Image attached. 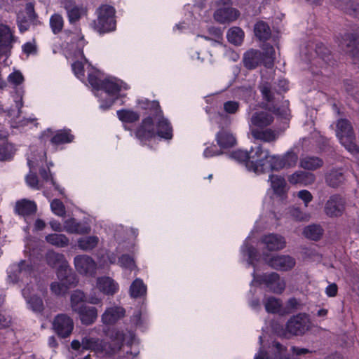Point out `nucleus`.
<instances>
[{
    "instance_id": "nucleus-36",
    "label": "nucleus",
    "mask_w": 359,
    "mask_h": 359,
    "mask_svg": "<svg viewBox=\"0 0 359 359\" xmlns=\"http://www.w3.org/2000/svg\"><path fill=\"white\" fill-rule=\"evenodd\" d=\"M147 293V286L140 278H136L130 287V296L133 298L140 297Z\"/></svg>"
},
{
    "instance_id": "nucleus-12",
    "label": "nucleus",
    "mask_w": 359,
    "mask_h": 359,
    "mask_svg": "<svg viewBox=\"0 0 359 359\" xmlns=\"http://www.w3.org/2000/svg\"><path fill=\"white\" fill-rule=\"evenodd\" d=\"M219 5H223V8H218L215 14L214 18L220 23L235 20L238 16V12L235 8L230 7L231 0H219Z\"/></svg>"
},
{
    "instance_id": "nucleus-60",
    "label": "nucleus",
    "mask_w": 359,
    "mask_h": 359,
    "mask_svg": "<svg viewBox=\"0 0 359 359\" xmlns=\"http://www.w3.org/2000/svg\"><path fill=\"white\" fill-rule=\"evenodd\" d=\"M273 346L276 350V359H290L288 357L284 356V353L285 352L286 348L283 347L280 343L276 341L273 342Z\"/></svg>"
},
{
    "instance_id": "nucleus-52",
    "label": "nucleus",
    "mask_w": 359,
    "mask_h": 359,
    "mask_svg": "<svg viewBox=\"0 0 359 359\" xmlns=\"http://www.w3.org/2000/svg\"><path fill=\"white\" fill-rule=\"evenodd\" d=\"M275 50L272 46L266 48L265 53L264 55L263 64L265 67L271 68L273 65Z\"/></svg>"
},
{
    "instance_id": "nucleus-49",
    "label": "nucleus",
    "mask_w": 359,
    "mask_h": 359,
    "mask_svg": "<svg viewBox=\"0 0 359 359\" xmlns=\"http://www.w3.org/2000/svg\"><path fill=\"white\" fill-rule=\"evenodd\" d=\"M288 212L290 216L296 221H308L310 218L309 214L302 212L299 208L292 207Z\"/></svg>"
},
{
    "instance_id": "nucleus-28",
    "label": "nucleus",
    "mask_w": 359,
    "mask_h": 359,
    "mask_svg": "<svg viewBox=\"0 0 359 359\" xmlns=\"http://www.w3.org/2000/svg\"><path fill=\"white\" fill-rule=\"evenodd\" d=\"M15 39L11 28L4 24H0V49L11 48Z\"/></svg>"
},
{
    "instance_id": "nucleus-17",
    "label": "nucleus",
    "mask_w": 359,
    "mask_h": 359,
    "mask_svg": "<svg viewBox=\"0 0 359 359\" xmlns=\"http://www.w3.org/2000/svg\"><path fill=\"white\" fill-rule=\"evenodd\" d=\"M268 264L276 270L288 271L294 266L295 260L289 255H277L271 257Z\"/></svg>"
},
{
    "instance_id": "nucleus-6",
    "label": "nucleus",
    "mask_w": 359,
    "mask_h": 359,
    "mask_svg": "<svg viewBox=\"0 0 359 359\" xmlns=\"http://www.w3.org/2000/svg\"><path fill=\"white\" fill-rule=\"evenodd\" d=\"M310 329V321L305 314L299 313L292 317L286 324L285 332L283 333L285 337L287 334L299 336L303 335Z\"/></svg>"
},
{
    "instance_id": "nucleus-32",
    "label": "nucleus",
    "mask_w": 359,
    "mask_h": 359,
    "mask_svg": "<svg viewBox=\"0 0 359 359\" xmlns=\"http://www.w3.org/2000/svg\"><path fill=\"white\" fill-rule=\"evenodd\" d=\"M100 239L97 236H89L81 237L78 239L77 244L78 247L83 251H90L95 248Z\"/></svg>"
},
{
    "instance_id": "nucleus-30",
    "label": "nucleus",
    "mask_w": 359,
    "mask_h": 359,
    "mask_svg": "<svg viewBox=\"0 0 359 359\" xmlns=\"http://www.w3.org/2000/svg\"><path fill=\"white\" fill-rule=\"evenodd\" d=\"M15 212L22 216L34 214L36 211V205L34 201L22 199L16 202Z\"/></svg>"
},
{
    "instance_id": "nucleus-16",
    "label": "nucleus",
    "mask_w": 359,
    "mask_h": 359,
    "mask_svg": "<svg viewBox=\"0 0 359 359\" xmlns=\"http://www.w3.org/2000/svg\"><path fill=\"white\" fill-rule=\"evenodd\" d=\"M125 313L126 311L123 307L112 306L107 308L101 316V320L104 325H114L125 316Z\"/></svg>"
},
{
    "instance_id": "nucleus-58",
    "label": "nucleus",
    "mask_w": 359,
    "mask_h": 359,
    "mask_svg": "<svg viewBox=\"0 0 359 359\" xmlns=\"http://www.w3.org/2000/svg\"><path fill=\"white\" fill-rule=\"evenodd\" d=\"M26 182L29 187L36 189H40L38 177L36 174L32 172L28 174L26 177Z\"/></svg>"
},
{
    "instance_id": "nucleus-43",
    "label": "nucleus",
    "mask_w": 359,
    "mask_h": 359,
    "mask_svg": "<svg viewBox=\"0 0 359 359\" xmlns=\"http://www.w3.org/2000/svg\"><path fill=\"white\" fill-rule=\"evenodd\" d=\"M265 309L269 313H279L281 311V302L279 299L273 297H269L264 299Z\"/></svg>"
},
{
    "instance_id": "nucleus-33",
    "label": "nucleus",
    "mask_w": 359,
    "mask_h": 359,
    "mask_svg": "<svg viewBox=\"0 0 359 359\" xmlns=\"http://www.w3.org/2000/svg\"><path fill=\"white\" fill-rule=\"evenodd\" d=\"M86 297L83 292L79 290H74L70 297V306L73 312H76L82 306H85Z\"/></svg>"
},
{
    "instance_id": "nucleus-29",
    "label": "nucleus",
    "mask_w": 359,
    "mask_h": 359,
    "mask_svg": "<svg viewBox=\"0 0 359 359\" xmlns=\"http://www.w3.org/2000/svg\"><path fill=\"white\" fill-rule=\"evenodd\" d=\"M155 120L157 121L156 125V134L161 137L165 139L172 138V128L170 123L165 119L161 114L157 117H155Z\"/></svg>"
},
{
    "instance_id": "nucleus-14",
    "label": "nucleus",
    "mask_w": 359,
    "mask_h": 359,
    "mask_svg": "<svg viewBox=\"0 0 359 359\" xmlns=\"http://www.w3.org/2000/svg\"><path fill=\"white\" fill-rule=\"evenodd\" d=\"M344 210V201L339 195L330 197L325 205V212L330 217H338Z\"/></svg>"
},
{
    "instance_id": "nucleus-57",
    "label": "nucleus",
    "mask_w": 359,
    "mask_h": 359,
    "mask_svg": "<svg viewBox=\"0 0 359 359\" xmlns=\"http://www.w3.org/2000/svg\"><path fill=\"white\" fill-rule=\"evenodd\" d=\"M72 70L77 78L82 79L84 78L83 65L81 62L76 61L72 65Z\"/></svg>"
},
{
    "instance_id": "nucleus-48",
    "label": "nucleus",
    "mask_w": 359,
    "mask_h": 359,
    "mask_svg": "<svg viewBox=\"0 0 359 359\" xmlns=\"http://www.w3.org/2000/svg\"><path fill=\"white\" fill-rule=\"evenodd\" d=\"M50 26L54 34L60 33L64 26V20L61 15L54 14L50 17Z\"/></svg>"
},
{
    "instance_id": "nucleus-53",
    "label": "nucleus",
    "mask_w": 359,
    "mask_h": 359,
    "mask_svg": "<svg viewBox=\"0 0 359 359\" xmlns=\"http://www.w3.org/2000/svg\"><path fill=\"white\" fill-rule=\"evenodd\" d=\"M341 9L354 18H359V5L348 1L346 6L340 5Z\"/></svg>"
},
{
    "instance_id": "nucleus-7",
    "label": "nucleus",
    "mask_w": 359,
    "mask_h": 359,
    "mask_svg": "<svg viewBox=\"0 0 359 359\" xmlns=\"http://www.w3.org/2000/svg\"><path fill=\"white\" fill-rule=\"evenodd\" d=\"M54 332L61 338L68 337L72 332L74 323L71 317L65 313L57 314L53 319Z\"/></svg>"
},
{
    "instance_id": "nucleus-47",
    "label": "nucleus",
    "mask_w": 359,
    "mask_h": 359,
    "mask_svg": "<svg viewBox=\"0 0 359 359\" xmlns=\"http://www.w3.org/2000/svg\"><path fill=\"white\" fill-rule=\"evenodd\" d=\"M15 151L13 145L10 143L0 144V161L10 160L13 156Z\"/></svg>"
},
{
    "instance_id": "nucleus-61",
    "label": "nucleus",
    "mask_w": 359,
    "mask_h": 359,
    "mask_svg": "<svg viewBox=\"0 0 359 359\" xmlns=\"http://www.w3.org/2000/svg\"><path fill=\"white\" fill-rule=\"evenodd\" d=\"M338 291V287L337 284H330L325 289L326 294L330 297H334L337 295Z\"/></svg>"
},
{
    "instance_id": "nucleus-38",
    "label": "nucleus",
    "mask_w": 359,
    "mask_h": 359,
    "mask_svg": "<svg viewBox=\"0 0 359 359\" xmlns=\"http://www.w3.org/2000/svg\"><path fill=\"white\" fill-rule=\"evenodd\" d=\"M271 187L273 191L277 194H282L285 191L286 182L284 177L278 175H271L269 176Z\"/></svg>"
},
{
    "instance_id": "nucleus-15",
    "label": "nucleus",
    "mask_w": 359,
    "mask_h": 359,
    "mask_svg": "<svg viewBox=\"0 0 359 359\" xmlns=\"http://www.w3.org/2000/svg\"><path fill=\"white\" fill-rule=\"evenodd\" d=\"M135 135L141 141L149 140L157 135L151 117H147L142 120L141 125L136 130Z\"/></svg>"
},
{
    "instance_id": "nucleus-19",
    "label": "nucleus",
    "mask_w": 359,
    "mask_h": 359,
    "mask_svg": "<svg viewBox=\"0 0 359 359\" xmlns=\"http://www.w3.org/2000/svg\"><path fill=\"white\" fill-rule=\"evenodd\" d=\"M60 282H53L50 285V290L55 295H62L67 292L69 287L74 283V276L69 273H63L61 278H58Z\"/></svg>"
},
{
    "instance_id": "nucleus-18",
    "label": "nucleus",
    "mask_w": 359,
    "mask_h": 359,
    "mask_svg": "<svg viewBox=\"0 0 359 359\" xmlns=\"http://www.w3.org/2000/svg\"><path fill=\"white\" fill-rule=\"evenodd\" d=\"M62 4L67 13L70 23L77 22L82 15L86 13V10L83 7L77 6L75 2L72 0H65Z\"/></svg>"
},
{
    "instance_id": "nucleus-64",
    "label": "nucleus",
    "mask_w": 359,
    "mask_h": 359,
    "mask_svg": "<svg viewBox=\"0 0 359 359\" xmlns=\"http://www.w3.org/2000/svg\"><path fill=\"white\" fill-rule=\"evenodd\" d=\"M299 305V302L295 298H290L286 305V309L287 311H290L297 309V306Z\"/></svg>"
},
{
    "instance_id": "nucleus-8",
    "label": "nucleus",
    "mask_w": 359,
    "mask_h": 359,
    "mask_svg": "<svg viewBox=\"0 0 359 359\" xmlns=\"http://www.w3.org/2000/svg\"><path fill=\"white\" fill-rule=\"evenodd\" d=\"M122 88L127 89L126 84L123 83V82L115 79H104L102 82L100 90H104L105 93L111 96L112 98L109 100L108 104H102L101 107L106 109L111 107L114 104L115 100L117 98L118 93L121 90Z\"/></svg>"
},
{
    "instance_id": "nucleus-63",
    "label": "nucleus",
    "mask_w": 359,
    "mask_h": 359,
    "mask_svg": "<svg viewBox=\"0 0 359 359\" xmlns=\"http://www.w3.org/2000/svg\"><path fill=\"white\" fill-rule=\"evenodd\" d=\"M17 22L20 32H24L28 29L29 23L26 20L20 19V17L18 16Z\"/></svg>"
},
{
    "instance_id": "nucleus-21",
    "label": "nucleus",
    "mask_w": 359,
    "mask_h": 359,
    "mask_svg": "<svg viewBox=\"0 0 359 359\" xmlns=\"http://www.w3.org/2000/svg\"><path fill=\"white\" fill-rule=\"evenodd\" d=\"M75 313L78 314L81 323L85 325L94 323L97 318V309L93 306L85 305Z\"/></svg>"
},
{
    "instance_id": "nucleus-46",
    "label": "nucleus",
    "mask_w": 359,
    "mask_h": 359,
    "mask_svg": "<svg viewBox=\"0 0 359 359\" xmlns=\"http://www.w3.org/2000/svg\"><path fill=\"white\" fill-rule=\"evenodd\" d=\"M259 90L264 100L267 102H273L274 100V93L271 88V85L266 81H263L259 86Z\"/></svg>"
},
{
    "instance_id": "nucleus-34",
    "label": "nucleus",
    "mask_w": 359,
    "mask_h": 359,
    "mask_svg": "<svg viewBox=\"0 0 359 359\" xmlns=\"http://www.w3.org/2000/svg\"><path fill=\"white\" fill-rule=\"evenodd\" d=\"M46 241L49 244L57 248H65L69 244V238L64 234L50 233L46 236Z\"/></svg>"
},
{
    "instance_id": "nucleus-42",
    "label": "nucleus",
    "mask_w": 359,
    "mask_h": 359,
    "mask_svg": "<svg viewBox=\"0 0 359 359\" xmlns=\"http://www.w3.org/2000/svg\"><path fill=\"white\" fill-rule=\"evenodd\" d=\"M82 347L84 349L100 352L103 350L102 341L99 339L85 337L82 339Z\"/></svg>"
},
{
    "instance_id": "nucleus-23",
    "label": "nucleus",
    "mask_w": 359,
    "mask_h": 359,
    "mask_svg": "<svg viewBox=\"0 0 359 359\" xmlns=\"http://www.w3.org/2000/svg\"><path fill=\"white\" fill-rule=\"evenodd\" d=\"M63 228L69 233L85 234L90 231V226L78 222L74 218L65 220Z\"/></svg>"
},
{
    "instance_id": "nucleus-2",
    "label": "nucleus",
    "mask_w": 359,
    "mask_h": 359,
    "mask_svg": "<svg viewBox=\"0 0 359 359\" xmlns=\"http://www.w3.org/2000/svg\"><path fill=\"white\" fill-rule=\"evenodd\" d=\"M253 158L263 162L261 164L262 168L259 169L263 170L264 173L269 170H280L294 167L298 161V156L292 151L286 152L283 156L271 155L269 149L259 145Z\"/></svg>"
},
{
    "instance_id": "nucleus-13",
    "label": "nucleus",
    "mask_w": 359,
    "mask_h": 359,
    "mask_svg": "<svg viewBox=\"0 0 359 359\" xmlns=\"http://www.w3.org/2000/svg\"><path fill=\"white\" fill-rule=\"evenodd\" d=\"M46 261L49 266L57 269L58 278H61L63 273H69L68 271L69 266L63 254L50 251L46 254Z\"/></svg>"
},
{
    "instance_id": "nucleus-10",
    "label": "nucleus",
    "mask_w": 359,
    "mask_h": 359,
    "mask_svg": "<svg viewBox=\"0 0 359 359\" xmlns=\"http://www.w3.org/2000/svg\"><path fill=\"white\" fill-rule=\"evenodd\" d=\"M259 281L264 284L269 291L276 294H281L286 287L285 280L275 272L263 274L260 276Z\"/></svg>"
},
{
    "instance_id": "nucleus-50",
    "label": "nucleus",
    "mask_w": 359,
    "mask_h": 359,
    "mask_svg": "<svg viewBox=\"0 0 359 359\" xmlns=\"http://www.w3.org/2000/svg\"><path fill=\"white\" fill-rule=\"evenodd\" d=\"M118 262L121 267L130 271L136 268L134 259L128 255H123L119 258Z\"/></svg>"
},
{
    "instance_id": "nucleus-35",
    "label": "nucleus",
    "mask_w": 359,
    "mask_h": 359,
    "mask_svg": "<svg viewBox=\"0 0 359 359\" xmlns=\"http://www.w3.org/2000/svg\"><path fill=\"white\" fill-rule=\"evenodd\" d=\"M74 135L71 134L70 130L65 129L58 130L51 138V142L54 144H60L72 142Z\"/></svg>"
},
{
    "instance_id": "nucleus-41",
    "label": "nucleus",
    "mask_w": 359,
    "mask_h": 359,
    "mask_svg": "<svg viewBox=\"0 0 359 359\" xmlns=\"http://www.w3.org/2000/svg\"><path fill=\"white\" fill-rule=\"evenodd\" d=\"M255 33L259 40L266 41L270 38L271 29L266 23L261 21L256 23Z\"/></svg>"
},
{
    "instance_id": "nucleus-25",
    "label": "nucleus",
    "mask_w": 359,
    "mask_h": 359,
    "mask_svg": "<svg viewBox=\"0 0 359 359\" xmlns=\"http://www.w3.org/2000/svg\"><path fill=\"white\" fill-rule=\"evenodd\" d=\"M316 180L315 175L312 173L297 171L288 177V181L292 184L309 185L314 182Z\"/></svg>"
},
{
    "instance_id": "nucleus-26",
    "label": "nucleus",
    "mask_w": 359,
    "mask_h": 359,
    "mask_svg": "<svg viewBox=\"0 0 359 359\" xmlns=\"http://www.w3.org/2000/svg\"><path fill=\"white\" fill-rule=\"evenodd\" d=\"M346 180L344 172L342 168L332 169L325 177L326 183L332 187H338L341 185Z\"/></svg>"
},
{
    "instance_id": "nucleus-20",
    "label": "nucleus",
    "mask_w": 359,
    "mask_h": 359,
    "mask_svg": "<svg viewBox=\"0 0 359 359\" xmlns=\"http://www.w3.org/2000/svg\"><path fill=\"white\" fill-rule=\"evenodd\" d=\"M262 241L265 245L266 248L271 251L282 250L286 245L285 238L276 233L265 235L262 237Z\"/></svg>"
},
{
    "instance_id": "nucleus-11",
    "label": "nucleus",
    "mask_w": 359,
    "mask_h": 359,
    "mask_svg": "<svg viewBox=\"0 0 359 359\" xmlns=\"http://www.w3.org/2000/svg\"><path fill=\"white\" fill-rule=\"evenodd\" d=\"M32 272V266L26 261H21L18 264H13L8 270V279L16 283L28 278Z\"/></svg>"
},
{
    "instance_id": "nucleus-3",
    "label": "nucleus",
    "mask_w": 359,
    "mask_h": 359,
    "mask_svg": "<svg viewBox=\"0 0 359 359\" xmlns=\"http://www.w3.org/2000/svg\"><path fill=\"white\" fill-rule=\"evenodd\" d=\"M336 134L341 144L351 153H358L359 149L355 144V135L351 123L345 118L337 123Z\"/></svg>"
},
{
    "instance_id": "nucleus-4",
    "label": "nucleus",
    "mask_w": 359,
    "mask_h": 359,
    "mask_svg": "<svg viewBox=\"0 0 359 359\" xmlns=\"http://www.w3.org/2000/svg\"><path fill=\"white\" fill-rule=\"evenodd\" d=\"M115 10L109 5H103L98 9V17L93 22L94 29L99 32H107L115 29Z\"/></svg>"
},
{
    "instance_id": "nucleus-1",
    "label": "nucleus",
    "mask_w": 359,
    "mask_h": 359,
    "mask_svg": "<svg viewBox=\"0 0 359 359\" xmlns=\"http://www.w3.org/2000/svg\"><path fill=\"white\" fill-rule=\"evenodd\" d=\"M273 121L274 116L269 111L262 110L252 112L248 122L252 137L264 143L274 144L279 138L280 131L269 128Z\"/></svg>"
},
{
    "instance_id": "nucleus-45",
    "label": "nucleus",
    "mask_w": 359,
    "mask_h": 359,
    "mask_svg": "<svg viewBox=\"0 0 359 359\" xmlns=\"http://www.w3.org/2000/svg\"><path fill=\"white\" fill-rule=\"evenodd\" d=\"M117 115L118 118L122 121L123 122L126 123H133L137 121L140 116L137 112H135L131 110H119L117 111Z\"/></svg>"
},
{
    "instance_id": "nucleus-56",
    "label": "nucleus",
    "mask_w": 359,
    "mask_h": 359,
    "mask_svg": "<svg viewBox=\"0 0 359 359\" xmlns=\"http://www.w3.org/2000/svg\"><path fill=\"white\" fill-rule=\"evenodd\" d=\"M240 104L236 101H227L224 104V109L228 114H236L239 109Z\"/></svg>"
},
{
    "instance_id": "nucleus-37",
    "label": "nucleus",
    "mask_w": 359,
    "mask_h": 359,
    "mask_svg": "<svg viewBox=\"0 0 359 359\" xmlns=\"http://www.w3.org/2000/svg\"><path fill=\"white\" fill-rule=\"evenodd\" d=\"M323 233V230L320 225L311 224L304 229L303 234L309 239L318 241L319 240Z\"/></svg>"
},
{
    "instance_id": "nucleus-40",
    "label": "nucleus",
    "mask_w": 359,
    "mask_h": 359,
    "mask_svg": "<svg viewBox=\"0 0 359 359\" xmlns=\"http://www.w3.org/2000/svg\"><path fill=\"white\" fill-rule=\"evenodd\" d=\"M243 38L244 32L238 27H233L229 29L227 32L228 41L233 44L241 45L243 41Z\"/></svg>"
},
{
    "instance_id": "nucleus-5",
    "label": "nucleus",
    "mask_w": 359,
    "mask_h": 359,
    "mask_svg": "<svg viewBox=\"0 0 359 359\" xmlns=\"http://www.w3.org/2000/svg\"><path fill=\"white\" fill-rule=\"evenodd\" d=\"M258 147L259 146L252 148L250 152L243 150L234 151L230 154V157L238 162H245L246 168L250 171H253L257 174L263 173V170L259 169L262 168L261 164H262L263 162L253 158Z\"/></svg>"
},
{
    "instance_id": "nucleus-44",
    "label": "nucleus",
    "mask_w": 359,
    "mask_h": 359,
    "mask_svg": "<svg viewBox=\"0 0 359 359\" xmlns=\"http://www.w3.org/2000/svg\"><path fill=\"white\" fill-rule=\"evenodd\" d=\"M138 104L143 109L154 111V115H155V117H157L162 114V111L160 109L159 103L157 101H149L147 99H144L139 100Z\"/></svg>"
},
{
    "instance_id": "nucleus-22",
    "label": "nucleus",
    "mask_w": 359,
    "mask_h": 359,
    "mask_svg": "<svg viewBox=\"0 0 359 359\" xmlns=\"http://www.w3.org/2000/svg\"><path fill=\"white\" fill-rule=\"evenodd\" d=\"M264 55L257 50L251 49L244 54L243 62L245 67L252 69L256 68L258 65L263 63Z\"/></svg>"
},
{
    "instance_id": "nucleus-62",
    "label": "nucleus",
    "mask_w": 359,
    "mask_h": 359,
    "mask_svg": "<svg viewBox=\"0 0 359 359\" xmlns=\"http://www.w3.org/2000/svg\"><path fill=\"white\" fill-rule=\"evenodd\" d=\"M222 152L219 151L215 145L208 147L204 151V156L205 157H212L214 156L219 155Z\"/></svg>"
},
{
    "instance_id": "nucleus-55",
    "label": "nucleus",
    "mask_w": 359,
    "mask_h": 359,
    "mask_svg": "<svg viewBox=\"0 0 359 359\" xmlns=\"http://www.w3.org/2000/svg\"><path fill=\"white\" fill-rule=\"evenodd\" d=\"M8 81L15 86H19L24 81V76L20 72L15 71L8 76Z\"/></svg>"
},
{
    "instance_id": "nucleus-51",
    "label": "nucleus",
    "mask_w": 359,
    "mask_h": 359,
    "mask_svg": "<svg viewBox=\"0 0 359 359\" xmlns=\"http://www.w3.org/2000/svg\"><path fill=\"white\" fill-rule=\"evenodd\" d=\"M50 208L54 214L60 217H63L66 213L63 203L58 199H54L50 203Z\"/></svg>"
},
{
    "instance_id": "nucleus-31",
    "label": "nucleus",
    "mask_w": 359,
    "mask_h": 359,
    "mask_svg": "<svg viewBox=\"0 0 359 359\" xmlns=\"http://www.w3.org/2000/svg\"><path fill=\"white\" fill-rule=\"evenodd\" d=\"M323 165V161L316 156H306L300 159V166L306 170H314L321 168Z\"/></svg>"
},
{
    "instance_id": "nucleus-59",
    "label": "nucleus",
    "mask_w": 359,
    "mask_h": 359,
    "mask_svg": "<svg viewBox=\"0 0 359 359\" xmlns=\"http://www.w3.org/2000/svg\"><path fill=\"white\" fill-rule=\"evenodd\" d=\"M297 196L304 201L305 206L308 205V203L313 199V196L307 190H302L297 193Z\"/></svg>"
},
{
    "instance_id": "nucleus-27",
    "label": "nucleus",
    "mask_w": 359,
    "mask_h": 359,
    "mask_svg": "<svg viewBox=\"0 0 359 359\" xmlns=\"http://www.w3.org/2000/svg\"><path fill=\"white\" fill-rule=\"evenodd\" d=\"M217 144L222 149L233 147L236 140L233 134L228 130L222 129L216 135Z\"/></svg>"
},
{
    "instance_id": "nucleus-24",
    "label": "nucleus",
    "mask_w": 359,
    "mask_h": 359,
    "mask_svg": "<svg viewBox=\"0 0 359 359\" xmlns=\"http://www.w3.org/2000/svg\"><path fill=\"white\" fill-rule=\"evenodd\" d=\"M97 286L100 291L107 295H113L118 289V284L109 277L97 278Z\"/></svg>"
},
{
    "instance_id": "nucleus-39",
    "label": "nucleus",
    "mask_w": 359,
    "mask_h": 359,
    "mask_svg": "<svg viewBox=\"0 0 359 359\" xmlns=\"http://www.w3.org/2000/svg\"><path fill=\"white\" fill-rule=\"evenodd\" d=\"M29 288H24L22 290V294L27 299V304L29 305V307L34 311H41L43 309V304L42 299L36 296H33L29 298Z\"/></svg>"
},
{
    "instance_id": "nucleus-9",
    "label": "nucleus",
    "mask_w": 359,
    "mask_h": 359,
    "mask_svg": "<svg viewBox=\"0 0 359 359\" xmlns=\"http://www.w3.org/2000/svg\"><path fill=\"white\" fill-rule=\"evenodd\" d=\"M76 270L81 274L94 276L97 271V264L94 259L86 255H77L74 259Z\"/></svg>"
},
{
    "instance_id": "nucleus-54",
    "label": "nucleus",
    "mask_w": 359,
    "mask_h": 359,
    "mask_svg": "<svg viewBox=\"0 0 359 359\" xmlns=\"http://www.w3.org/2000/svg\"><path fill=\"white\" fill-rule=\"evenodd\" d=\"M88 81L93 88L97 90H100L103 80L100 78L99 73L95 72L89 74Z\"/></svg>"
}]
</instances>
